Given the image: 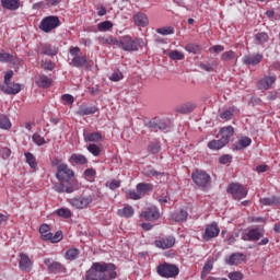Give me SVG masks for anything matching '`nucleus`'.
<instances>
[{
    "label": "nucleus",
    "mask_w": 280,
    "mask_h": 280,
    "mask_svg": "<svg viewBox=\"0 0 280 280\" xmlns=\"http://www.w3.org/2000/svg\"><path fill=\"white\" fill-rule=\"evenodd\" d=\"M83 137L86 143H100V141H103L104 139L101 132L83 133Z\"/></svg>",
    "instance_id": "nucleus-25"
},
{
    "label": "nucleus",
    "mask_w": 280,
    "mask_h": 280,
    "mask_svg": "<svg viewBox=\"0 0 280 280\" xmlns=\"http://www.w3.org/2000/svg\"><path fill=\"white\" fill-rule=\"evenodd\" d=\"M32 141L33 143H35V145H45V143H47V141L45 140V138L43 136H40L39 133H34L32 136Z\"/></svg>",
    "instance_id": "nucleus-45"
},
{
    "label": "nucleus",
    "mask_w": 280,
    "mask_h": 280,
    "mask_svg": "<svg viewBox=\"0 0 280 280\" xmlns=\"http://www.w3.org/2000/svg\"><path fill=\"white\" fill-rule=\"evenodd\" d=\"M171 60H185V54L180 52L179 50H173L168 54Z\"/></svg>",
    "instance_id": "nucleus-46"
},
{
    "label": "nucleus",
    "mask_w": 280,
    "mask_h": 280,
    "mask_svg": "<svg viewBox=\"0 0 280 280\" xmlns=\"http://www.w3.org/2000/svg\"><path fill=\"white\" fill-rule=\"evenodd\" d=\"M0 128L2 130H10L12 128V122L10 121V118L5 115H0Z\"/></svg>",
    "instance_id": "nucleus-39"
},
{
    "label": "nucleus",
    "mask_w": 280,
    "mask_h": 280,
    "mask_svg": "<svg viewBox=\"0 0 280 280\" xmlns=\"http://www.w3.org/2000/svg\"><path fill=\"white\" fill-rule=\"evenodd\" d=\"M221 139L225 141L226 144H229V141H231V137L235 135V129L233 126L223 127L220 130Z\"/></svg>",
    "instance_id": "nucleus-22"
},
{
    "label": "nucleus",
    "mask_w": 280,
    "mask_h": 280,
    "mask_svg": "<svg viewBox=\"0 0 280 280\" xmlns=\"http://www.w3.org/2000/svg\"><path fill=\"white\" fill-rule=\"evenodd\" d=\"M154 245L156 248H161L162 250H167L170 248H174L176 245V237L168 235V236H162L155 240Z\"/></svg>",
    "instance_id": "nucleus-10"
},
{
    "label": "nucleus",
    "mask_w": 280,
    "mask_h": 280,
    "mask_svg": "<svg viewBox=\"0 0 280 280\" xmlns=\"http://www.w3.org/2000/svg\"><path fill=\"white\" fill-rule=\"evenodd\" d=\"M220 118L224 119L225 121H231L233 119V112L231 110H224L220 114Z\"/></svg>",
    "instance_id": "nucleus-56"
},
{
    "label": "nucleus",
    "mask_w": 280,
    "mask_h": 280,
    "mask_svg": "<svg viewBox=\"0 0 280 280\" xmlns=\"http://www.w3.org/2000/svg\"><path fill=\"white\" fill-rule=\"evenodd\" d=\"M140 218H143L149 222H155V220H159V218H161V212L159 211V208H156V206H151L141 212Z\"/></svg>",
    "instance_id": "nucleus-11"
},
{
    "label": "nucleus",
    "mask_w": 280,
    "mask_h": 280,
    "mask_svg": "<svg viewBox=\"0 0 280 280\" xmlns=\"http://www.w3.org/2000/svg\"><path fill=\"white\" fill-rule=\"evenodd\" d=\"M185 49L188 51V54H200V51H202V46L198 44H187Z\"/></svg>",
    "instance_id": "nucleus-41"
},
{
    "label": "nucleus",
    "mask_w": 280,
    "mask_h": 280,
    "mask_svg": "<svg viewBox=\"0 0 280 280\" xmlns=\"http://www.w3.org/2000/svg\"><path fill=\"white\" fill-rule=\"evenodd\" d=\"M80 256V249L78 248H70L66 252V259H68L69 261H74V259H78V257Z\"/></svg>",
    "instance_id": "nucleus-37"
},
{
    "label": "nucleus",
    "mask_w": 280,
    "mask_h": 280,
    "mask_svg": "<svg viewBox=\"0 0 280 280\" xmlns=\"http://www.w3.org/2000/svg\"><path fill=\"white\" fill-rule=\"evenodd\" d=\"M275 82H277L276 75H266L258 81V89L268 91L272 89V84H275Z\"/></svg>",
    "instance_id": "nucleus-16"
},
{
    "label": "nucleus",
    "mask_w": 280,
    "mask_h": 280,
    "mask_svg": "<svg viewBox=\"0 0 280 280\" xmlns=\"http://www.w3.org/2000/svg\"><path fill=\"white\" fill-rule=\"evenodd\" d=\"M1 5L4 10L14 12L21 8V0H1Z\"/></svg>",
    "instance_id": "nucleus-24"
},
{
    "label": "nucleus",
    "mask_w": 280,
    "mask_h": 280,
    "mask_svg": "<svg viewBox=\"0 0 280 280\" xmlns=\"http://www.w3.org/2000/svg\"><path fill=\"white\" fill-rule=\"evenodd\" d=\"M56 27H60V18L56 15L46 16L39 23V30L45 32V34H49Z\"/></svg>",
    "instance_id": "nucleus-6"
},
{
    "label": "nucleus",
    "mask_w": 280,
    "mask_h": 280,
    "mask_svg": "<svg viewBox=\"0 0 280 280\" xmlns=\"http://www.w3.org/2000/svg\"><path fill=\"white\" fill-rule=\"evenodd\" d=\"M230 280H242L244 275L241 271H233L228 275Z\"/></svg>",
    "instance_id": "nucleus-53"
},
{
    "label": "nucleus",
    "mask_w": 280,
    "mask_h": 280,
    "mask_svg": "<svg viewBox=\"0 0 280 280\" xmlns=\"http://www.w3.org/2000/svg\"><path fill=\"white\" fill-rule=\"evenodd\" d=\"M261 60H264V55L261 54L246 55L243 57V65H249L252 67H256V65H259Z\"/></svg>",
    "instance_id": "nucleus-17"
},
{
    "label": "nucleus",
    "mask_w": 280,
    "mask_h": 280,
    "mask_svg": "<svg viewBox=\"0 0 280 280\" xmlns=\"http://www.w3.org/2000/svg\"><path fill=\"white\" fill-rule=\"evenodd\" d=\"M42 51L45 56H56L58 54V48L51 46V44H46L43 46Z\"/></svg>",
    "instance_id": "nucleus-36"
},
{
    "label": "nucleus",
    "mask_w": 280,
    "mask_h": 280,
    "mask_svg": "<svg viewBox=\"0 0 280 280\" xmlns=\"http://www.w3.org/2000/svg\"><path fill=\"white\" fill-rule=\"evenodd\" d=\"M104 43H105V45H116V47H119V39H117L113 36L105 38Z\"/></svg>",
    "instance_id": "nucleus-58"
},
{
    "label": "nucleus",
    "mask_w": 280,
    "mask_h": 280,
    "mask_svg": "<svg viewBox=\"0 0 280 280\" xmlns=\"http://www.w3.org/2000/svg\"><path fill=\"white\" fill-rule=\"evenodd\" d=\"M2 91L7 95H18V93H21V84L19 83H9L5 85H2Z\"/></svg>",
    "instance_id": "nucleus-18"
},
{
    "label": "nucleus",
    "mask_w": 280,
    "mask_h": 280,
    "mask_svg": "<svg viewBox=\"0 0 280 280\" xmlns=\"http://www.w3.org/2000/svg\"><path fill=\"white\" fill-rule=\"evenodd\" d=\"M80 51H81V49H80V47H78V46H74V47L71 46L70 49H69V54H70V56H72L73 58L80 56Z\"/></svg>",
    "instance_id": "nucleus-61"
},
{
    "label": "nucleus",
    "mask_w": 280,
    "mask_h": 280,
    "mask_svg": "<svg viewBox=\"0 0 280 280\" xmlns=\"http://www.w3.org/2000/svg\"><path fill=\"white\" fill-rule=\"evenodd\" d=\"M69 203L71 207H74V209H86L90 205L93 203V197L91 195H82L80 197L70 199Z\"/></svg>",
    "instance_id": "nucleus-9"
},
{
    "label": "nucleus",
    "mask_w": 280,
    "mask_h": 280,
    "mask_svg": "<svg viewBox=\"0 0 280 280\" xmlns=\"http://www.w3.org/2000/svg\"><path fill=\"white\" fill-rule=\"evenodd\" d=\"M260 205H264L265 207H277L280 205V197L271 196L261 198Z\"/></svg>",
    "instance_id": "nucleus-27"
},
{
    "label": "nucleus",
    "mask_w": 280,
    "mask_h": 280,
    "mask_svg": "<svg viewBox=\"0 0 280 280\" xmlns=\"http://www.w3.org/2000/svg\"><path fill=\"white\" fill-rule=\"evenodd\" d=\"M158 34H161L162 36H170V34H174V27L167 26L156 30Z\"/></svg>",
    "instance_id": "nucleus-49"
},
{
    "label": "nucleus",
    "mask_w": 280,
    "mask_h": 280,
    "mask_svg": "<svg viewBox=\"0 0 280 280\" xmlns=\"http://www.w3.org/2000/svg\"><path fill=\"white\" fill-rule=\"evenodd\" d=\"M35 82L39 89H49L51 86V79L45 74L37 77Z\"/></svg>",
    "instance_id": "nucleus-28"
},
{
    "label": "nucleus",
    "mask_w": 280,
    "mask_h": 280,
    "mask_svg": "<svg viewBox=\"0 0 280 280\" xmlns=\"http://www.w3.org/2000/svg\"><path fill=\"white\" fill-rule=\"evenodd\" d=\"M154 189V186L152 184L147 183H139L136 186V190L140 192V196H145V194L152 191Z\"/></svg>",
    "instance_id": "nucleus-29"
},
{
    "label": "nucleus",
    "mask_w": 280,
    "mask_h": 280,
    "mask_svg": "<svg viewBox=\"0 0 280 280\" xmlns=\"http://www.w3.org/2000/svg\"><path fill=\"white\" fill-rule=\"evenodd\" d=\"M61 100L65 105H71V104H73V102H75V100L73 98V95H71V94H63L61 96Z\"/></svg>",
    "instance_id": "nucleus-54"
},
{
    "label": "nucleus",
    "mask_w": 280,
    "mask_h": 280,
    "mask_svg": "<svg viewBox=\"0 0 280 280\" xmlns=\"http://www.w3.org/2000/svg\"><path fill=\"white\" fill-rule=\"evenodd\" d=\"M62 231H57L54 235V233H47L43 235V240L45 242H51V244H58V242H62Z\"/></svg>",
    "instance_id": "nucleus-21"
},
{
    "label": "nucleus",
    "mask_w": 280,
    "mask_h": 280,
    "mask_svg": "<svg viewBox=\"0 0 280 280\" xmlns=\"http://www.w3.org/2000/svg\"><path fill=\"white\" fill-rule=\"evenodd\" d=\"M86 150L90 154H93V156H100V154H102V149L95 143H90Z\"/></svg>",
    "instance_id": "nucleus-42"
},
{
    "label": "nucleus",
    "mask_w": 280,
    "mask_h": 280,
    "mask_svg": "<svg viewBox=\"0 0 280 280\" xmlns=\"http://www.w3.org/2000/svg\"><path fill=\"white\" fill-rule=\"evenodd\" d=\"M11 154H12V150H10L9 148H3L2 150H0V156H2V159L4 160L11 156Z\"/></svg>",
    "instance_id": "nucleus-62"
},
{
    "label": "nucleus",
    "mask_w": 280,
    "mask_h": 280,
    "mask_svg": "<svg viewBox=\"0 0 280 280\" xmlns=\"http://www.w3.org/2000/svg\"><path fill=\"white\" fill-rule=\"evenodd\" d=\"M261 237H264V230L259 228L245 230L241 234L243 242H258Z\"/></svg>",
    "instance_id": "nucleus-8"
},
{
    "label": "nucleus",
    "mask_w": 280,
    "mask_h": 280,
    "mask_svg": "<svg viewBox=\"0 0 280 280\" xmlns=\"http://www.w3.org/2000/svg\"><path fill=\"white\" fill-rule=\"evenodd\" d=\"M117 266L113 262H93L85 272V280H113L117 279Z\"/></svg>",
    "instance_id": "nucleus-2"
},
{
    "label": "nucleus",
    "mask_w": 280,
    "mask_h": 280,
    "mask_svg": "<svg viewBox=\"0 0 280 280\" xmlns=\"http://www.w3.org/2000/svg\"><path fill=\"white\" fill-rule=\"evenodd\" d=\"M19 257L20 270H22V272H30L32 270V266H34V262L32 261V259H30V256H27V254L21 253Z\"/></svg>",
    "instance_id": "nucleus-15"
},
{
    "label": "nucleus",
    "mask_w": 280,
    "mask_h": 280,
    "mask_svg": "<svg viewBox=\"0 0 280 280\" xmlns=\"http://www.w3.org/2000/svg\"><path fill=\"white\" fill-rule=\"evenodd\" d=\"M113 27V22L104 21L97 24L98 32H108Z\"/></svg>",
    "instance_id": "nucleus-44"
},
{
    "label": "nucleus",
    "mask_w": 280,
    "mask_h": 280,
    "mask_svg": "<svg viewBox=\"0 0 280 280\" xmlns=\"http://www.w3.org/2000/svg\"><path fill=\"white\" fill-rule=\"evenodd\" d=\"M121 187V183L119 180L113 179L109 184V189H119Z\"/></svg>",
    "instance_id": "nucleus-63"
},
{
    "label": "nucleus",
    "mask_w": 280,
    "mask_h": 280,
    "mask_svg": "<svg viewBox=\"0 0 280 280\" xmlns=\"http://www.w3.org/2000/svg\"><path fill=\"white\" fill-rule=\"evenodd\" d=\"M194 108H196V105H194V104H186L183 107V113H192Z\"/></svg>",
    "instance_id": "nucleus-64"
},
{
    "label": "nucleus",
    "mask_w": 280,
    "mask_h": 280,
    "mask_svg": "<svg viewBox=\"0 0 280 280\" xmlns=\"http://www.w3.org/2000/svg\"><path fill=\"white\" fill-rule=\"evenodd\" d=\"M69 163H71V165H86V163H89V159L80 153H73L69 158Z\"/></svg>",
    "instance_id": "nucleus-23"
},
{
    "label": "nucleus",
    "mask_w": 280,
    "mask_h": 280,
    "mask_svg": "<svg viewBox=\"0 0 280 280\" xmlns=\"http://www.w3.org/2000/svg\"><path fill=\"white\" fill-rule=\"evenodd\" d=\"M231 161H233V156L230 154H224L219 159V163L221 165H226L228 163H231Z\"/></svg>",
    "instance_id": "nucleus-57"
},
{
    "label": "nucleus",
    "mask_w": 280,
    "mask_h": 280,
    "mask_svg": "<svg viewBox=\"0 0 280 280\" xmlns=\"http://www.w3.org/2000/svg\"><path fill=\"white\" fill-rule=\"evenodd\" d=\"M133 23L137 25V27H148L150 20L144 13H137L133 15Z\"/></svg>",
    "instance_id": "nucleus-19"
},
{
    "label": "nucleus",
    "mask_w": 280,
    "mask_h": 280,
    "mask_svg": "<svg viewBox=\"0 0 280 280\" xmlns=\"http://www.w3.org/2000/svg\"><path fill=\"white\" fill-rule=\"evenodd\" d=\"M269 39H270V36H268V33L266 32L257 33L254 36L255 45H264V43H268Z\"/></svg>",
    "instance_id": "nucleus-31"
},
{
    "label": "nucleus",
    "mask_w": 280,
    "mask_h": 280,
    "mask_svg": "<svg viewBox=\"0 0 280 280\" xmlns=\"http://www.w3.org/2000/svg\"><path fill=\"white\" fill-rule=\"evenodd\" d=\"M127 195L130 200H141L142 198L141 194L137 190H128Z\"/></svg>",
    "instance_id": "nucleus-52"
},
{
    "label": "nucleus",
    "mask_w": 280,
    "mask_h": 280,
    "mask_svg": "<svg viewBox=\"0 0 280 280\" xmlns=\"http://www.w3.org/2000/svg\"><path fill=\"white\" fill-rule=\"evenodd\" d=\"M97 113L96 106H89V105H80L77 115H80V117H85L86 115H95Z\"/></svg>",
    "instance_id": "nucleus-20"
},
{
    "label": "nucleus",
    "mask_w": 280,
    "mask_h": 280,
    "mask_svg": "<svg viewBox=\"0 0 280 280\" xmlns=\"http://www.w3.org/2000/svg\"><path fill=\"white\" fill-rule=\"evenodd\" d=\"M70 65L77 69H82V67H86V65H89V60L86 59V56H77L72 58Z\"/></svg>",
    "instance_id": "nucleus-26"
},
{
    "label": "nucleus",
    "mask_w": 280,
    "mask_h": 280,
    "mask_svg": "<svg viewBox=\"0 0 280 280\" xmlns=\"http://www.w3.org/2000/svg\"><path fill=\"white\" fill-rule=\"evenodd\" d=\"M12 78H14V71L8 70V71L4 73V85L12 83V82H11Z\"/></svg>",
    "instance_id": "nucleus-59"
},
{
    "label": "nucleus",
    "mask_w": 280,
    "mask_h": 280,
    "mask_svg": "<svg viewBox=\"0 0 280 280\" xmlns=\"http://www.w3.org/2000/svg\"><path fill=\"white\" fill-rule=\"evenodd\" d=\"M109 80H112V82H119V80H124V73H121V71H115L109 77Z\"/></svg>",
    "instance_id": "nucleus-55"
},
{
    "label": "nucleus",
    "mask_w": 280,
    "mask_h": 280,
    "mask_svg": "<svg viewBox=\"0 0 280 280\" xmlns=\"http://www.w3.org/2000/svg\"><path fill=\"white\" fill-rule=\"evenodd\" d=\"M24 156L31 170H38V162H36V156H34L32 152H25Z\"/></svg>",
    "instance_id": "nucleus-33"
},
{
    "label": "nucleus",
    "mask_w": 280,
    "mask_h": 280,
    "mask_svg": "<svg viewBox=\"0 0 280 280\" xmlns=\"http://www.w3.org/2000/svg\"><path fill=\"white\" fill-rule=\"evenodd\" d=\"M224 145H228V144H226V141L223 140L222 138L219 140H211L210 142H208L209 150H222Z\"/></svg>",
    "instance_id": "nucleus-32"
},
{
    "label": "nucleus",
    "mask_w": 280,
    "mask_h": 280,
    "mask_svg": "<svg viewBox=\"0 0 280 280\" xmlns=\"http://www.w3.org/2000/svg\"><path fill=\"white\" fill-rule=\"evenodd\" d=\"M191 179L197 187H201L202 189L208 187L211 183V176L207 172L200 170L192 172Z\"/></svg>",
    "instance_id": "nucleus-7"
},
{
    "label": "nucleus",
    "mask_w": 280,
    "mask_h": 280,
    "mask_svg": "<svg viewBox=\"0 0 280 280\" xmlns=\"http://www.w3.org/2000/svg\"><path fill=\"white\" fill-rule=\"evenodd\" d=\"M14 60V55L9 52H0V62H12Z\"/></svg>",
    "instance_id": "nucleus-48"
},
{
    "label": "nucleus",
    "mask_w": 280,
    "mask_h": 280,
    "mask_svg": "<svg viewBox=\"0 0 280 280\" xmlns=\"http://www.w3.org/2000/svg\"><path fill=\"white\" fill-rule=\"evenodd\" d=\"M50 231V228H49V225L47 224V223H44V224H42L40 226H39V233H40V235H42V240H43V236L44 235H47V233H51V232H49Z\"/></svg>",
    "instance_id": "nucleus-60"
},
{
    "label": "nucleus",
    "mask_w": 280,
    "mask_h": 280,
    "mask_svg": "<svg viewBox=\"0 0 280 280\" xmlns=\"http://www.w3.org/2000/svg\"><path fill=\"white\" fill-rule=\"evenodd\" d=\"M221 59L225 62H229V60L235 59V51L229 50L222 54Z\"/></svg>",
    "instance_id": "nucleus-51"
},
{
    "label": "nucleus",
    "mask_w": 280,
    "mask_h": 280,
    "mask_svg": "<svg viewBox=\"0 0 280 280\" xmlns=\"http://www.w3.org/2000/svg\"><path fill=\"white\" fill-rule=\"evenodd\" d=\"M96 174L97 172L95 171V168H88L84 171V176L90 182H93L95 179Z\"/></svg>",
    "instance_id": "nucleus-50"
},
{
    "label": "nucleus",
    "mask_w": 280,
    "mask_h": 280,
    "mask_svg": "<svg viewBox=\"0 0 280 280\" xmlns=\"http://www.w3.org/2000/svg\"><path fill=\"white\" fill-rule=\"evenodd\" d=\"M40 67L42 69H45V71H54V69H56V63H54V61L51 60H42L40 62Z\"/></svg>",
    "instance_id": "nucleus-43"
},
{
    "label": "nucleus",
    "mask_w": 280,
    "mask_h": 280,
    "mask_svg": "<svg viewBox=\"0 0 280 280\" xmlns=\"http://www.w3.org/2000/svg\"><path fill=\"white\" fill-rule=\"evenodd\" d=\"M189 213L187 210H179L175 213H173L172 218L175 220V222H185L188 218Z\"/></svg>",
    "instance_id": "nucleus-35"
},
{
    "label": "nucleus",
    "mask_w": 280,
    "mask_h": 280,
    "mask_svg": "<svg viewBox=\"0 0 280 280\" xmlns=\"http://www.w3.org/2000/svg\"><path fill=\"white\" fill-rule=\"evenodd\" d=\"M45 266L48 268V272L51 275H60L62 272H67V268H65V265H61L59 261H52L49 258H46L44 260Z\"/></svg>",
    "instance_id": "nucleus-13"
},
{
    "label": "nucleus",
    "mask_w": 280,
    "mask_h": 280,
    "mask_svg": "<svg viewBox=\"0 0 280 280\" xmlns=\"http://www.w3.org/2000/svg\"><path fill=\"white\" fill-rule=\"evenodd\" d=\"M244 261H246V254L242 253H233L225 258L228 266H240V264H244Z\"/></svg>",
    "instance_id": "nucleus-14"
},
{
    "label": "nucleus",
    "mask_w": 280,
    "mask_h": 280,
    "mask_svg": "<svg viewBox=\"0 0 280 280\" xmlns=\"http://www.w3.org/2000/svg\"><path fill=\"white\" fill-rule=\"evenodd\" d=\"M218 235H220V228L218 226V223L212 222L211 224L206 226L202 240L205 242H209L213 240V237H218Z\"/></svg>",
    "instance_id": "nucleus-12"
},
{
    "label": "nucleus",
    "mask_w": 280,
    "mask_h": 280,
    "mask_svg": "<svg viewBox=\"0 0 280 280\" xmlns=\"http://www.w3.org/2000/svg\"><path fill=\"white\" fill-rule=\"evenodd\" d=\"M117 214L119 218H132L135 215V208L132 206L124 207L122 209H118Z\"/></svg>",
    "instance_id": "nucleus-30"
},
{
    "label": "nucleus",
    "mask_w": 280,
    "mask_h": 280,
    "mask_svg": "<svg viewBox=\"0 0 280 280\" xmlns=\"http://www.w3.org/2000/svg\"><path fill=\"white\" fill-rule=\"evenodd\" d=\"M56 214L59 218H65L66 220H69V218H71V215H73V213L71 212L70 209L68 208H60L56 210Z\"/></svg>",
    "instance_id": "nucleus-40"
},
{
    "label": "nucleus",
    "mask_w": 280,
    "mask_h": 280,
    "mask_svg": "<svg viewBox=\"0 0 280 280\" xmlns=\"http://www.w3.org/2000/svg\"><path fill=\"white\" fill-rule=\"evenodd\" d=\"M213 270V260L208 259L201 271V279H206L207 275Z\"/></svg>",
    "instance_id": "nucleus-38"
},
{
    "label": "nucleus",
    "mask_w": 280,
    "mask_h": 280,
    "mask_svg": "<svg viewBox=\"0 0 280 280\" xmlns=\"http://www.w3.org/2000/svg\"><path fill=\"white\" fill-rule=\"evenodd\" d=\"M228 194H231L233 200H242L248 196V188L242 184L232 183L228 186Z\"/></svg>",
    "instance_id": "nucleus-5"
},
{
    "label": "nucleus",
    "mask_w": 280,
    "mask_h": 280,
    "mask_svg": "<svg viewBox=\"0 0 280 280\" xmlns=\"http://www.w3.org/2000/svg\"><path fill=\"white\" fill-rule=\"evenodd\" d=\"M75 177V172L69 168L68 164H59L57 166L56 178L59 180L52 187L57 194H73V191H78L80 189V183L78 179H73Z\"/></svg>",
    "instance_id": "nucleus-1"
},
{
    "label": "nucleus",
    "mask_w": 280,
    "mask_h": 280,
    "mask_svg": "<svg viewBox=\"0 0 280 280\" xmlns=\"http://www.w3.org/2000/svg\"><path fill=\"white\" fill-rule=\"evenodd\" d=\"M156 272L160 277H163L164 279H174V277H178L180 269H178V266L176 265L163 262L156 267Z\"/></svg>",
    "instance_id": "nucleus-3"
},
{
    "label": "nucleus",
    "mask_w": 280,
    "mask_h": 280,
    "mask_svg": "<svg viewBox=\"0 0 280 280\" xmlns=\"http://www.w3.org/2000/svg\"><path fill=\"white\" fill-rule=\"evenodd\" d=\"M148 150L151 154H159V152H161V144L159 142H151Z\"/></svg>",
    "instance_id": "nucleus-47"
},
{
    "label": "nucleus",
    "mask_w": 280,
    "mask_h": 280,
    "mask_svg": "<svg viewBox=\"0 0 280 280\" xmlns=\"http://www.w3.org/2000/svg\"><path fill=\"white\" fill-rule=\"evenodd\" d=\"M122 51H139L141 47V40L139 38H132L130 35H125L119 38V46Z\"/></svg>",
    "instance_id": "nucleus-4"
},
{
    "label": "nucleus",
    "mask_w": 280,
    "mask_h": 280,
    "mask_svg": "<svg viewBox=\"0 0 280 280\" xmlns=\"http://www.w3.org/2000/svg\"><path fill=\"white\" fill-rule=\"evenodd\" d=\"M253 143V139L249 137H242L235 144V150H244V148H248Z\"/></svg>",
    "instance_id": "nucleus-34"
}]
</instances>
